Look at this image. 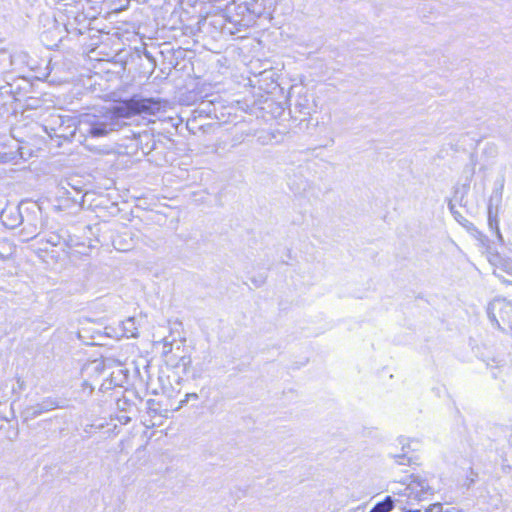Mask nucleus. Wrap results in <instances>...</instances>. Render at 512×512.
I'll use <instances>...</instances> for the list:
<instances>
[{
  "label": "nucleus",
  "instance_id": "f257e3e1",
  "mask_svg": "<svg viewBox=\"0 0 512 512\" xmlns=\"http://www.w3.org/2000/svg\"><path fill=\"white\" fill-rule=\"evenodd\" d=\"M164 104L160 99L143 98L133 96L119 102L112 109L99 111L98 113H86L80 116L77 127L79 135L88 138L105 137L113 131L119 130L123 125V119L135 115H156L164 111Z\"/></svg>",
  "mask_w": 512,
  "mask_h": 512
},
{
  "label": "nucleus",
  "instance_id": "f03ea898",
  "mask_svg": "<svg viewBox=\"0 0 512 512\" xmlns=\"http://www.w3.org/2000/svg\"><path fill=\"white\" fill-rule=\"evenodd\" d=\"M48 5H53L56 9L54 15V27L51 30L42 33V41L49 40L60 42L67 35L78 37L91 32L90 23L99 13L96 4L99 1L92 0H46ZM53 45H57L54 43Z\"/></svg>",
  "mask_w": 512,
  "mask_h": 512
},
{
  "label": "nucleus",
  "instance_id": "7ed1b4c3",
  "mask_svg": "<svg viewBox=\"0 0 512 512\" xmlns=\"http://www.w3.org/2000/svg\"><path fill=\"white\" fill-rule=\"evenodd\" d=\"M256 3L237 1L226 6L225 12L215 15L210 24L230 35L247 30L253 26L260 13L255 9Z\"/></svg>",
  "mask_w": 512,
  "mask_h": 512
},
{
  "label": "nucleus",
  "instance_id": "20e7f679",
  "mask_svg": "<svg viewBox=\"0 0 512 512\" xmlns=\"http://www.w3.org/2000/svg\"><path fill=\"white\" fill-rule=\"evenodd\" d=\"M410 482L398 491L393 490L394 494L399 495L397 502L405 512H421L423 505L421 502L427 500L433 495L434 490L428 480L419 475H411Z\"/></svg>",
  "mask_w": 512,
  "mask_h": 512
},
{
  "label": "nucleus",
  "instance_id": "39448f33",
  "mask_svg": "<svg viewBox=\"0 0 512 512\" xmlns=\"http://www.w3.org/2000/svg\"><path fill=\"white\" fill-rule=\"evenodd\" d=\"M487 314L492 323L498 328L504 329L501 323L512 330V303L503 298H496L491 301L487 308Z\"/></svg>",
  "mask_w": 512,
  "mask_h": 512
},
{
  "label": "nucleus",
  "instance_id": "423d86ee",
  "mask_svg": "<svg viewBox=\"0 0 512 512\" xmlns=\"http://www.w3.org/2000/svg\"><path fill=\"white\" fill-rule=\"evenodd\" d=\"M399 443L402 446V452L400 454L393 455L396 463L399 465H410L415 463L417 458L409 454L410 452H414L418 449L419 442L417 440H409L404 437H400Z\"/></svg>",
  "mask_w": 512,
  "mask_h": 512
},
{
  "label": "nucleus",
  "instance_id": "0eeeda50",
  "mask_svg": "<svg viewBox=\"0 0 512 512\" xmlns=\"http://www.w3.org/2000/svg\"><path fill=\"white\" fill-rule=\"evenodd\" d=\"M116 250L126 252L134 248L136 244L135 234L132 231H125L117 234L112 240Z\"/></svg>",
  "mask_w": 512,
  "mask_h": 512
},
{
  "label": "nucleus",
  "instance_id": "6e6552de",
  "mask_svg": "<svg viewBox=\"0 0 512 512\" xmlns=\"http://www.w3.org/2000/svg\"><path fill=\"white\" fill-rule=\"evenodd\" d=\"M60 407H61V405L59 404V402L56 399L47 397V398L43 399L40 403L28 408L27 411L30 416L37 417V416L41 415L42 413H45V412H48V411H51L53 409L60 408Z\"/></svg>",
  "mask_w": 512,
  "mask_h": 512
},
{
  "label": "nucleus",
  "instance_id": "1a4fd4ad",
  "mask_svg": "<svg viewBox=\"0 0 512 512\" xmlns=\"http://www.w3.org/2000/svg\"><path fill=\"white\" fill-rule=\"evenodd\" d=\"M14 59L11 53L7 50H0V75L10 71L13 66Z\"/></svg>",
  "mask_w": 512,
  "mask_h": 512
},
{
  "label": "nucleus",
  "instance_id": "9d476101",
  "mask_svg": "<svg viewBox=\"0 0 512 512\" xmlns=\"http://www.w3.org/2000/svg\"><path fill=\"white\" fill-rule=\"evenodd\" d=\"M123 336L127 338L137 337L138 328L136 326L135 318L129 317L122 322Z\"/></svg>",
  "mask_w": 512,
  "mask_h": 512
},
{
  "label": "nucleus",
  "instance_id": "9b49d317",
  "mask_svg": "<svg viewBox=\"0 0 512 512\" xmlns=\"http://www.w3.org/2000/svg\"><path fill=\"white\" fill-rule=\"evenodd\" d=\"M394 507L391 496H387L382 502L377 503L370 512H390Z\"/></svg>",
  "mask_w": 512,
  "mask_h": 512
},
{
  "label": "nucleus",
  "instance_id": "f8f14e48",
  "mask_svg": "<svg viewBox=\"0 0 512 512\" xmlns=\"http://www.w3.org/2000/svg\"><path fill=\"white\" fill-rule=\"evenodd\" d=\"M498 269H499V271H503L508 276L511 277V279H510V278H505L502 275H498L502 279V281L505 283H508V284H512V262L509 260H502Z\"/></svg>",
  "mask_w": 512,
  "mask_h": 512
},
{
  "label": "nucleus",
  "instance_id": "ddd939ff",
  "mask_svg": "<svg viewBox=\"0 0 512 512\" xmlns=\"http://www.w3.org/2000/svg\"><path fill=\"white\" fill-rule=\"evenodd\" d=\"M449 210L454 216L455 220L464 227L472 225V223L469 222L464 216H462L461 213L455 210V206L452 203H449Z\"/></svg>",
  "mask_w": 512,
  "mask_h": 512
},
{
  "label": "nucleus",
  "instance_id": "4468645a",
  "mask_svg": "<svg viewBox=\"0 0 512 512\" xmlns=\"http://www.w3.org/2000/svg\"><path fill=\"white\" fill-rule=\"evenodd\" d=\"M502 188H503V185H501V188L499 190L494 191L493 195L491 196V198L489 200V206H488L489 218H491V216H492L493 202L496 201V205H498L500 203V201H501V198H502Z\"/></svg>",
  "mask_w": 512,
  "mask_h": 512
},
{
  "label": "nucleus",
  "instance_id": "2eb2a0df",
  "mask_svg": "<svg viewBox=\"0 0 512 512\" xmlns=\"http://www.w3.org/2000/svg\"><path fill=\"white\" fill-rule=\"evenodd\" d=\"M192 359L190 356H182L177 364L178 367H182L184 372L191 366Z\"/></svg>",
  "mask_w": 512,
  "mask_h": 512
},
{
  "label": "nucleus",
  "instance_id": "dca6fc26",
  "mask_svg": "<svg viewBox=\"0 0 512 512\" xmlns=\"http://www.w3.org/2000/svg\"><path fill=\"white\" fill-rule=\"evenodd\" d=\"M25 389V382L20 377H17L16 379V385L13 386L12 390L13 393L20 394Z\"/></svg>",
  "mask_w": 512,
  "mask_h": 512
},
{
  "label": "nucleus",
  "instance_id": "f3484780",
  "mask_svg": "<svg viewBox=\"0 0 512 512\" xmlns=\"http://www.w3.org/2000/svg\"><path fill=\"white\" fill-rule=\"evenodd\" d=\"M36 0H17V4L24 10L32 7Z\"/></svg>",
  "mask_w": 512,
  "mask_h": 512
},
{
  "label": "nucleus",
  "instance_id": "a211bd4d",
  "mask_svg": "<svg viewBox=\"0 0 512 512\" xmlns=\"http://www.w3.org/2000/svg\"><path fill=\"white\" fill-rule=\"evenodd\" d=\"M442 510V504L435 503L430 505L428 508L425 509L424 512H441Z\"/></svg>",
  "mask_w": 512,
  "mask_h": 512
},
{
  "label": "nucleus",
  "instance_id": "6ab92c4d",
  "mask_svg": "<svg viewBox=\"0 0 512 512\" xmlns=\"http://www.w3.org/2000/svg\"><path fill=\"white\" fill-rule=\"evenodd\" d=\"M0 257L3 258L1 254H0Z\"/></svg>",
  "mask_w": 512,
  "mask_h": 512
}]
</instances>
